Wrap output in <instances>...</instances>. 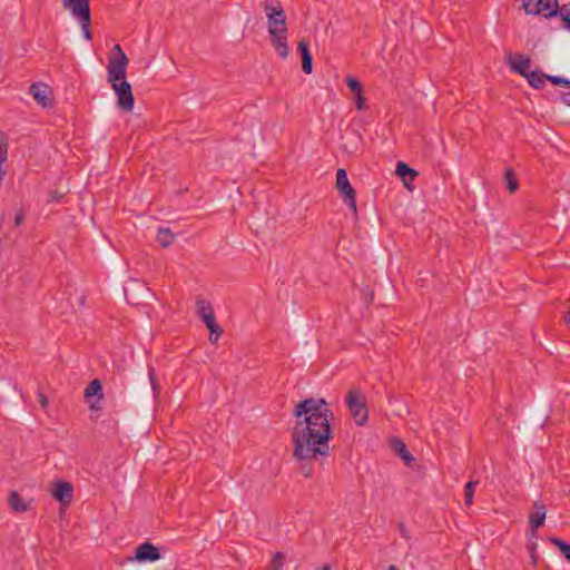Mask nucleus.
Segmentation results:
<instances>
[{
    "instance_id": "1",
    "label": "nucleus",
    "mask_w": 570,
    "mask_h": 570,
    "mask_svg": "<svg viewBox=\"0 0 570 570\" xmlns=\"http://www.w3.org/2000/svg\"><path fill=\"white\" fill-rule=\"evenodd\" d=\"M295 425L291 431L293 459L298 471L311 478L316 462L322 466L331 456L330 441L333 439V411L323 397H307L299 401L294 410Z\"/></svg>"
},
{
    "instance_id": "2",
    "label": "nucleus",
    "mask_w": 570,
    "mask_h": 570,
    "mask_svg": "<svg viewBox=\"0 0 570 570\" xmlns=\"http://www.w3.org/2000/svg\"><path fill=\"white\" fill-rule=\"evenodd\" d=\"M112 51L116 56L110 57L107 66V79L117 96V105L124 111H131L135 98L131 85L126 80L128 58L119 45H115Z\"/></svg>"
},
{
    "instance_id": "3",
    "label": "nucleus",
    "mask_w": 570,
    "mask_h": 570,
    "mask_svg": "<svg viewBox=\"0 0 570 570\" xmlns=\"http://www.w3.org/2000/svg\"><path fill=\"white\" fill-rule=\"evenodd\" d=\"M264 11L267 17V29L271 43L283 59L288 56L286 14L278 0H266Z\"/></svg>"
},
{
    "instance_id": "4",
    "label": "nucleus",
    "mask_w": 570,
    "mask_h": 570,
    "mask_svg": "<svg viewBox=\"0 0 570 570\" xmlns=\"http://www.w3.org/2000/svg\"><path fill=\"white\" fill-rule=\"evenodd\" d=\"M196 307L198 317L205 323L206 327L209 330V342L212 344H215L223 334V328L216 322V317L210 302L204 298H198L196 301Z\"/></svg>"
},
{
    "instance_id": "5",
    "label": "nucleus",
    "mask_w": 570,
    "mask_h": 570,
    "mask_svg": "<svg viewBox=\"0 0 570 570\" xmlns=\"http://www.w3.org/2000/svg\"><path fill=\"white\" fill-rule=\"evenodd\" d=\"M345 401L355 423L358 426L364 425L368 419V410L363 395L358 391L352 390L347 393Z\"/></svg>"
},
{
    "instance_id": "6",
    "label": "nucleus",
    "mask_w": 570,
    "mask_h": 570,
    "mask_svg": "<svg viewBox=\"0 0 570 570\" xmlns=\"http://www.w3.org/2000/svg\"><path fill=\"white\" fill-rule=\"evenodd\" d=\"M522 7L527 14H542L547 19L559 14L558 0H523Z\"/></svg>"
},
{
    "instance_id": "7",
    "label": "nucleus",
    "mask_w": 570,
    "mask_h": 570,
    "mask_svg": "<svg viewBox=\"0 0 570 570\" xmlns=\"http://www.w3.org/2000/svg\"><path fill=\"white\" fill-rule=\"evenodd\" d=\"M336 189L343 202L351 208L353 212H356V193L353 186L350 184L347 173L344 168H338L336 171Z\"/></svg>"
},
{
    "instance_id": "8",
    "label": "nucleus",
    "mask_w": 570,
    "mask_h": 570,
    "mask_svg": "<svg viewBox=\"0 0 570 570\" xmlns=\"http://www.w3.org/2000/svg\"><path fill=\"white\" fill-rule=\"evenodd\" d=\"M161 558L160 549L149 541L140 543L135 549V556L130 560L137 562H155Z\"/></svg>"
},
{
    "instance_id": "9",
    "label": "nucleus",
    "mask_w": 570,
    "mask_h": 570,
    "mask_svg": "<svg viewBox=\"0 0 570 570\" xmlns=\"http://www.w3.org/2000/svg\"><path fill=\"white\" fill-rule=\"evenodd\" d=\"M51 495L62 505L68 507L73 498V487L70 482L58 480L52 483Z\"/></svg>"
},
{
    "instance_id": "10",
    "label": "nucleus",
    "mask_w": 570,
    "mask_h": 570,
    "mask_svg": "<svg viewBox=\"0 0 570 570\" xmlns=\"http://www.w3.org/2000/svg\"><path fill=\"white\" fill-rule=\"evenodd\" d=\"M29 92L35 101L43 108L52 106V90L43 82H35L30 86Z\"/></svg>"
},
{
    "instance_id": "11",
    "label": "nucleus",
    "mask_w": 570,
    "mask_h": 570,
    "mask_svg": "<svg viewBox=\"0 0 570 570\" xmlns=\"http://www.w3.org/2000/svg\"><path fill=\"white\" fill-rule=\"evenodd\" d=\"M363 137L355 129L346 130L342 136L341 149L348 155H356L361 151Z\"/></svg>"
},
{
    "instance_id": "12",
    "label": "nucleus",
    "mask_w": 570,
    "mask_h": 570,
    "mask_svg": "<svg viewBox=\"0 0 570 570\" xmlns=\"http://www.w3.org/2000/svg\"><path fill=\"white\" fill-rule=\"evenodd\" d=\"M65 9L78 20H86L91 17L89 0H61Z\"/></svg>"
},
{
    "instance_id": "13",
    "label": "nucleus",
    "mask_w": 570,
    "mask_h": 570,
    "mask_svg": "<svg viewBox=\"0 0 570 570\" xmlns=\"http://www.w3.org/2000/svg\"><path fill=\"white\" fill-rule=\"evenodd\" d=\"M533 510L529 515V523L532 528V537H537V530L543 525L546 520V505L541 501L533 502Z\"/></svg>"
},
{
    "instance_id": "14",
    "label": "nucleus",
    "mask_w": 570,
    "mask_h": 570,
    "mask_svg": "<svg viewBox=\"0 0 570 570\" xmlns=\"http://www.w3.org/2000/svg\"><path fill=\"white\" fill-rule=\"evenodd\" d=\"M509 66L514 72L524 78L531 72V59L521 53L509 55Z\"/></svg>"
},
{
    "instance_id": "15",
    "label": "nucleus",
    "mask_w": 570,
    "mask_h": 570,
    "mask_svg": "<svg viewBox=\"0 0 570 570\" xmlns=\"http://www.w3.org/2000/svg\"><path fill=\"white\" fill-rule=\"evenodd\" d=\"M297 50L302 57V70L305 73H311L313 70V58L309 52V43L307 40H299L297 43Z\"/></svg>"
},
{
    "instance_id": "16",
    "label": "nucleus",
    "mask_w": 570,
    "mask_h": 570,
    "mask_svg": "<svg viewBox=\"0 0 570 570\" xmlns=\"http://www.w3.org/2000/svg\"><path fill=\"white\" fill-rule=\"evenodd\" d=\"M391 448L394 450V452L403 460V462L407 465V466H411V463L414 462V458L413 455L410 453V451L407 450V446L406 444L397 439V438H394L392 441H391Z\"/></svg>"
},
{
    "instance_id": "17",
    "label": "nucleus",
    "mask_w": 570,
    "mask_h": 570,
    "mask_svg": "<svg viewBox=\"0 0 570 570\" xmlns=\"http://www.w3.org/2000/svg\"><path fill=\"white\" fill-rule=\"evenodd\" d=\"M396 175L403 180L405 186L409 187V183L413 181L414 178L419 175L415 169L410 167L404 161H399L395 169Z\"/></svg>"
},
{
    "instance_id": "18",
    "label": "nucleus",
    "mask_w": 570,
    "mask_h": 570,
    "mask_svg": "<svg viewBox=\"0 0 570 570\" xmlns=\"http://www.w3.org/2000/svg\"><path fill=\"white\" fill-rule=\"evenodd\" d=\"M83 396L86 399H90V397H94V396H97V401L99 402L100 400L104 399V394H102V385H101V382L99 380H92L85 389V392H83Z\"/></svg>"
},
{
    "instance_id": "19",
    "label": "nucleus",
    "mask_w": 570,
    "mask_h": 570,
    "mask_svg": "<svg viewBox=\"0 0 570 570\" xmlns=\"http://www.w3.org/2000/svg\"><path fill=\"white\" fill-rule=\"evenodd\" d=\"M156 239L161 247L166 248L173 244L175 240V235L169 228L160 227L157 232Z\"/></svg>"
},
{
    "instance_id": "20",
    "label": "nucleus",
    "mask_w": 570,
    "mask_h": 570,
    "mask_svg": "<svg viewBox=\"0 0 570 570\" xmlns=\"http://www.w3.org/2000/svg\"><path fill=\"white\" fill-rule=\"evenodd\" d=\"M9 504H10L11 509L17 512H24L29 509V505L23 501L21 495L16 491H12L10 493Z\"/></svg>"
},
{
    "instance_id": "21",
    "label": "nucleus",
    "mask_w": 570,
    "mask_h": 570,
    "mask_svg": "<svg viewBox=\"0 0 570 570\" xmlns=\"http://www.w3.org/2000/svg\"><path fill=\"white\" fill-rule=\"evenodd\" d=\"M525 78L532 88L539 89L544 85L547 75L539 71H531Z\"/></svg>"
},
{
    "instance_id": "22",
    "label": "nucleus",
    "mask_w": 570,
    "mask_h": 570,
    "mask_svg": "<svg viewBox=\"0 0 570 570\" xmlns=\"http://www.w3.org/2000/svg\"><path fill=\"white\" fill-rule=\"evenodd\" d=\"M478 483V481H469L464 487V502L469 507L473 503L475 485Z\"/></svg>"
},
{
    "instance_id": "23",
    "label": "nucleus",
    "mask_w": 570,
    "mask_h": 570,
    "mask_svg": "<svg viewBox=\"0 0 570 570\" xmlns=\"http://www.w3.org/2000/svg\"><path fill=\"white\" fill-rule=\"evenodd\" d=\"M551 542L560 550L566 560L570 561V544L559 538H551Z\"/></svg>"
},
{
    "instance_id": "24",
    "label": "nucleus",
    "mask_w": 570,
    "mask_h": 570,
    "mask_svg": "<svg viewBox=\"0 0 570 570\" xmlns=\"http://www.w3.org/2000/svg\"><path fill=\"white\" fill-rule=\"evenodd\" d=\"M504 178H505L508 190L511 194L514 193L518 189V187H519V183H518V179H517L514 173L511 169H508L505 171Z\"/></svg>"
},
{
    "instance_id": "25",
    "label": "nucleus",
    "mask_w": 570,
    "mask_h": 570,
    "mask_svg": "<svg viewBox=\"0 0 570 570\" xmlns=\"http://www.w3.org/2000/svg\"><path fill=\"white\" fill-rule=\"evenodd\" d=\"M346 86L354 94H360L363 91V86L358 79L352 76H347L345 79Z\"/></svg>"
},
{
    "instance_id": "26",
    "label": "nucleus",
    "mask_w": 570,
    "mask_h": 570,
    "mask_svg": "<svg viewBox=\"0 0 570 570\" xmlns=\"http://www.w3.org/2000/svg\"><path fill=\"white\" fill-rule=\"evenodd\" d=\"M8 158V142L6 135L0 131V165L7 161Z\"/></svg>"
},
{
    "instance_id": "27",
    "label": "nucleus",
    "mask_w": 570,
    "mask_h": 570,
    "mask_svg": "<svg viewBox=\"0 0 570 570\" xmlns=\"http://www.w3.org/2000/svg\"><path fill=\"white\" fill-rule=\"evenodd\" d=\"M78 21L81 26L82 35H83L85 39L90 41L92 39V32L90 30L91 17H89L86 20H78Z\"/></svg>"
},
{
    "instance_id": "28",
    "label": "nucleus",
    "mask_w": 570,
    "mask_h": 570,
    "mask_svg": "<svg viewBox=\"0 0 570 570\" xmlns=\"http://www.w3.org/2000/svg\"><path fill=\"white\" fill-rule=\"evenodd\" d=\"M547 80L556 86H563L566 89H570V80L563 77L547 75Z\"/></svg>"
},
{
    "instance_id": "29",
    "label": "nucleus",
    "mask_w": 570,
    "mask_h": 570,
    "mask_svg": "<svg viewBox=\"0 0 570 570\" xmlns=\"http://www.w3.org/2000/svg\"><path fill=\"white\" fill-rule=\"evenodd\" d=\"M148 377H149L150 385H151V389L154 391V394L157 395L159 393V383H158V380L156 377L155 368L153 366L148 367Z\"/></svg>"
},
{
    "instance_id": "30",
    "label": "nucleus",
    "mask_w": 570,
    "mask_h": 570,
    "mask_svg": "<svg viewBox=\"0 0 570 570\" xmlns=\"http://www.w3.org/2000/svg\"><path fill=\"white\" fill-rule=\"evenodd\" d=\"M63 197H65L63 193H61V191H59L57 189H53V190L49 191V197H48L47 203L48 204H50V203H60Z\"/></svg>"
},
{
    "instance_id": "31",
    "label": "nucleus",
    "mask_w": 570,
    "mask_h": 570,
    "mask_svg": "<svg viewBox=\"0 0 570 570\" xmlns=\"http://www.w3.org/2000/svg\"><path fill=\"white\" fill-rule=\"evenodd\" d=\"M365 101L366 99L363 95V91L360 94H355V108L357 110H363L367 108Z\"/></svg>"
},
{
    "instance_id": "32",
    "label": "nucleus",
    "mask_w": 570,
    "mask_h": 570,
    "mask_svg": "<svg viewBox=\"0 0 570 570\" xmlns=\"http://www.w3.org/2000/svg\"><path fill=\"white\" fill-rule=\"evenodd\" d=\"M284 556L281 552H276L273 559V569L272 570H281L283 566Z\"/></svg>"
},
{
    "instance_id": "33",
    "label": "nucleus",
    "mask_w": 570,
    "mask_h": 570,
    "mask_svg": "<svg viewBox=\"0 0 570 570\" xmlns=\"http://www.w3.org/2000/svg\"><path fill=\"white\" fill-rule=\"evenodd\" d=\"M26 213L22 208L17 210L14 216V226H20L24 222Z\"/></svg>"
},
{
    "instance_id": "34",
    "label": "nucleus",
    "mask_w": 570,
    "mask_h": 570,
    "mask_svg": "<svg viewBox=\"0 0 570 570\" xmlns=\"http://www.w3.org/2000/svg\"><path fill=\"white\" fill-rule=\"evenodd\" d=\"M570 13V3H563L561 7H559V14L560 18L566 17V14Z\"/></svg>"
},
{
    "instance_id": "35",
    "label": "nucleus",
    "mask_w": 570,
    "mask_h": 570,
    "mask_svg": "<svg viewBox=\"0 0 570 570\" xmlns=\"http://www.w3.org/2000/svg\"><path fill=\"white\" fill-rule=\"evenodd\" d=\"M529 549H530V553H531L532 561H533V563L535 564V563H537V557H535L537 543H535V542H532V543L530 544Z\"/></svg>"
},
{
    "instance_id": "36",
    "label": "nucleus",
    "mask_w": 570,
    "mask_h": 570,
    "mask_svg": "<svg viewBox=\"0 0 570 570\" xmlns=\"http://www.w3.org/2000/svg\"><path fill=\"white\" fill-rule=\"evenodd\" d=\"M563 28L570 31V13L566 14V17L561 18Z\"/></svg>"
},
{
    "instance_id": "37",
    "label": "nucleus",
    "mask_w": 570,
    "mask_h": 570,
    "mask_svg": "<svg viewBox=\"0 0 570 570\" xmlns=\"http://www.w3.org/2000/svg\"><path fill=\"white\" fill-rule=\"evenodd\" d=\"M562 101L570 106V89H567L563 94H562Z\"/></svg>"
},
{
    "instance_id": "38",
    "label": "nucleus",
    "mask_w": 570,
    "mask_h": 570,
    "mask_svg": "<svg viewBox=\"0 0 570 570\" xmlns=\"http://www.w3.org/2000/svg\"><path fill=\"white\" fill-rule=\"evenodd\" d=\"M39 401H40V403H41L42 407H46V406H47V404H48V400H47V397H46L43 394H40V395H39Z\"/></svg>"
},
{
    "instance_id": "39",
    "label": "nucleus",
    "mask_w": 570,
    "mask_h": 570,
    "mask_svg": "<svg viewBox=\"0 0 570 570\" xmlns=\"http://www.w3.org/2000/svg\"><path fill=\"white\" fill-rule=\"evenodd\" d=\"M400 532L405 537L406 535V530H405V525L404 524H400Z\"/></svg>"
},
{
    "instance_id": "40",
    "label": "nucleus",
    "mask_w": 570,
    "mask_h": 570,
    "mask_svg": "<svg viewBox=\"0 0 570 570\" xmlns=\"http://www.w3.org/2000/svg\"><path fill=\"white\" fill-rule=\"evenodd\" d=\"M317 570H332V568L330 564H324L321 568H318Z\"/></svg>"
},
{
    "instance_id": "41",
    "label": "nucleus",
    "mask_w": 570,
    "mask_h": 570,
    "mask_svg": "<svg viewBox=\"0 0 570 570\" xmlns=\"http://www.w3.org/2000/svg\"><path fill=\"white\" fill-rule=\"evenodd\" d=\"M387 570H399V569L396 568V566L391 564Z\"/></svg>"
},
{
    "instance_id": "42",
    "label": "nucleus",
    "mask_w": 570,
    "mask_h": 570,
    "mask_svg": "<svg viewBox=\"0 0 570 570\" xmlns=\"http://www.w3.org/2000/svg\"><path fill=\"white\" fill-rule=\"evenodd\" d=\"M90 409H100V406H96L95 404H91Z\"/></svg>"
},
{
    "instance_id": "43",
    "label": "nucleus",
    "mask_w": 570,
    "mask_h": 570,
    "mask_svg": "<svg viewBox=\"0 0 570 570\" xmlns=\"http://www.w3.org/2000/svg\"><path fill=\"white\" fill-rule=\"evenodd\" d=\"M569 322H570V311H569Z\"/></svg>"
}]
</instances>
